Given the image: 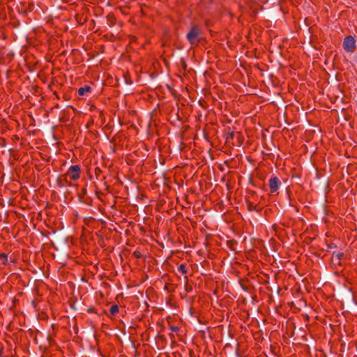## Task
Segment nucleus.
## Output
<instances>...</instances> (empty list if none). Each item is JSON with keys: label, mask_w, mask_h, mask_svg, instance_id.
<instances>
[{"label": "nucleus", "mask_w": 357, "mask_h": 357, "mask_svg": "<svg viewBox=\"0 0 357 357\" xmlns=\"http://www.w3.org/2000/svg\"><path fill=\"white\" fill-rule=\"evenodd\" d=\"M343 47L348 52H353L356 48V40L351 36H347L343 41Z\"/></svg>", "instance_id": "obj_1"}, {"label": "nucleus", "mask_w": 357, "mask_h": 357, "mask_svg": "<svg viewBox=\"0 0 357 357\" xmlns=\"http://www.w3.org/2000/svg\"><path fill=\"white\" fill-rule=\"evenodd\" d=\"M199 34V29L196 27H192L187 34V39L192 45H194L197 41Z\"/></svg>", "instance_id": "obj_2"}, {"label": "nucleus", "mask_w": 357, "mask_h": 357, "mask_svg": "<svg viewBox=\"0 0 357 357\" xmlns=\"http://www.w3.org/2000/svg\"><path fill=\"white\" fill-rule=\"evenodd\" d=\"M79 167L77 165L71 166L69 168L68 174L71 177L72 179L76 180L79 178Z\"/></svg>", "instance_id": "obj_3"}, {"label": "nucleus", "mask_w": 357, "mask_h": 357, "mask_svg": "<svg viewBox=\"0 0 357 357\" xmlns=\"http://www.w3.org/2000/svg\"><path fill=\"white\" fill-rule=\"evenodd\" d=\"M280 181L277 177H272L269 180V187L271 192H275L278 190Z\"/></svg>", "instance_id": "obj_4"}, {"label": "nucleus", "mask_w": 357, "mask_h": 357, "mask_svg": "<svg viewBox=\"0 0 357 357\" xmlns=\"http://www.w3.org/2000/svg\"><path fill=\"white\" fill-rule=\"evenodd\" d=\"M91 88L89 86H84V87H81L78 89V93L79 96H84L86 93L90 92Z\"/></svg>", "instance_id": "obj_5"}, {"label": "nucleus", "mask_w": 357, "mask_h": 357, "mask_svg": "<svg viewBox=\"0 0 357 357\" xmlns=\"http://www.w3.org/2000/svg\"><path fill=\"white\" fill-rule=\"evenodd\" d=\"M119 311V307L116 305H112L110 308V313L112 314H115Z\"/></svg>", "instance_id": "obj_6"}, {"label": "nucleus", "mask_w": 357, "mask_h": 357, "mask_svg": "<svg viewBox=\"0 0 357 357\" xmlns=\"http://www.w3.org/2000/svg\"><path fill=\"white\" fill-rule=\"evenodd\" d=\"M178 270L182 272L183 273H186V267L184 264H181L178 267Z\"/></svg>", "instance_id": "obj_7"}, {"label": "nucleus", "mask_w": 357, "mask_h": 357, "mask_svg": "<svg viewBox=\"0 0 357 357\" xmlns=\"http://www.w3.org/2000/svg\"><path fill=\"white\" fill-rule=\"evenodd\" d=\"M0 260H2L3 264H5L7 260V256L5 254H0Z\"/></svg>", "instance_id": "obj_8"}, {"label": "nucleus", "mask_w": 357, "mask_h": 357, "mask_svg": "<svg viewBox=\"0 0 357 357\" xmlns=\"http://www.w3.org/2000/svg\"><path fill=\"white\" fill-rule=\"evenodd\" d=\"M233 137H234L233 132H229V133L227 134V139H229V138L232 139Z\"/></svg>", "instance_id": "obj_9"}, {"label": "nucleus", "mask_w": 357, "mask_h": 357, "mask_svg": "<svg viewBox=\"0 0 357 357\" xmlns=\"http://www.w3.org/2000/svg\"><path fill=\"white\" fill-rule=\"evenodd\" d=\"M344 256V254L343 253H338L336 255V257H337V259H341L342 257Z\"/></svg>", "instance_id": "obj_10"}, {"label": "nucleus", "mask_w": 357, "mask_h": 357, "mask_svg": "<svg viewBox=\"0 0 357 357\" xmlns=\"http://www.w3.org/2000/svg\"><path fill=\"white\" fill-rule=\"evenodd\" d=\"M172 330H173L174 331H177V330H178V328H177V327H174V328H172Z\"/></svg>", "instance_id": "obj_11"}]
</instances>
